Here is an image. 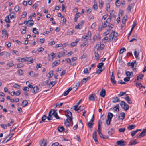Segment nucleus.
<instances>
[{
    "mask_svg": "<svg viewBox=\"0 0 146 146\" xmlns=\"http://www.w3.org/2000/svg\"><path fill=\"white\" fill-rule=\"evenodd\" d=\"M136 139H135L134 140H131L130 141L128 145L129 146H132L135 145L136 144H137L138 143V142H136Z\"/></svg>",
    "mask_w": 146,
    "mask_h": 146,
    "instance_id": "11",
    "label": "nucleus"
},
{
    "mask_svg": "<svg viewBox=\"0 0 146 146\" xmlns=\"http://www.w3.org/2000/svg\"><path fill=\"white\" fill-rule=\"evenodd\" d=\"M78 106L76 105H74L73 106V107L74 108V110L75 111H78V110H79V109H78Z\"/></svg>",
    "mask_w": 146,
    "mask_h": 146,
    "instance_id": "57",
    "label": "nucleus"
},
{
    "mask_svg": "<svg viewBox=\"0 0 146 146\" xmlns=\"http://www.w3.org/2000/svg\"><path fill=\"white\" fill-rule=\"evenodd\" d=\"M104 64V63H99L97 65V67L99 68V69L101 68Z\"/></svg>",
    "mask_w": 146,
    "mask_h": 146,
    "instance_id": "40",
    "label": "nucleus"
},
{
    "mask_svg": "<svg viewBox=\"0 0 146 146\" xmlns=\"http://www.w3.org/2000/svg\"><path fill=\"white\" fill-rule=\"evenodd\" d=\"M136 63V60H133L131 63H128V66H129V64H130V66H131V68H133L134 67L135 64Z\"/></svg>",
    "mask_w": 146,
    "mask_h": 146,
    "instance_id": "28",
    "label": "nucleus"
},
{
    "mask_svg": "<svg viewBox=\"0 0 146 146\" xmlns=\"http://www.w3.org/2000/svg\"><path fill=\"white\" fill-rule=\"evenodd\" d=\"M114 111H119V105L117 104L113 108Z\"/></svg>",
    "mask_w": 146,
    "mask_h": 146,
    "instance_id": "31",
    "label": "nucleus"
},
{
    "mask_svg": "<svg viewBox=\"0 0 146 146\" xmlns=\"http://www.w3.org/2000/svg\"><path fill=\"white\" fill-rule=\"evenodd\" d=\"M27 104V100H23L22 102L21 105L22 106L25 107Z\"/></svg>",
    "mask_w": 146,
    "mask_h": 146,
    "instance_id": "32",
    "label": "nucleus"
},
{
    "mask_svg": "<svg viewBox=\"0 0 146 146\" xmlns=\"http://www.w3.org/2000/svg\"><path fill=\"white\" fill-rule=\"evenodd\" d=\"M48 74L49 75V78H50L53 75V71L51 70L50 71V72L48 73Z\"/></svg>",
    "mask_w": 146,
    "mask_h": 146,
    "instance_id": "45",
    "label": "nucleus"
},
{
    "mask_svg": "<svg viewBox=\"0 0 146 146\" xmlns=\"http://www.w3.org/2000/svg\"><path fill=\"white\" fill-rule=\"evenodd\" d=\"M126 74L127 77L130 76V77H133L134 76L133 72H130L127 71L126 72Z\"/></svg>",
    "mask_w": 146,
    "mask_h": 146,
    "instance_id": "14",
    "label": "nucleus"
},
{
    "mask_svg": "<svg viewBox=\"0 0 146 146\" xmlns=\"http://www.w3.org/2000/svg\"><path fill=\"white\" fill-rule=\"evenodd\" d=\"M37 29L36 28H34L33 29V32L35 34H38V32L37 30Z\"/></svg>",
    "mask_w": 146,
    "mask_h": 146,
    "instance_id": "46",
    "label": "nucleus"
},
{
    "mask_svg": "<svg viewBox=\"0 0 146 146\" xmlns=\"http://www.w3.org/2000/svg\"><path fill=\"white\" fill-rule=\"evenodd\" d=\"M111 121L110 120V119L107 118L106 120V124L108 125H109L110 124Z\"/></svg>",
    "mask_w": 146,
    "mask_h": 146,
    "instance_id": "52",
    "label": "nucleus"
},
{
    "mask_svg": "<svg viewBox=\"0 0 146 146\" xmlns=\"http://www.w3.org/2000/svg\"><path fill=\"white\" fill-rule=\"evenodd\" d=\"M111 30V29H108L107 30V31L104 33V34L105 35H106L110 33V32Z\"/></svg>",
    "mask_w": 146,
    "mask_h": 146,
    "instance_id": "51",
    "label": "nucleus"
},
{
    "mask_svg": "<svg viewBox=\"0 0 146 146\" xmlns=\"http://www.w3.org/2000/svg\"><path fill=\"white\" fill-rule=\"evenodd\" d=\"M126 92H120V94H118V96L119 97H121L123 96V95L125 94L126 93Z\"/></svg>",
    "mask_w": 146,
    "mask_h": 146,
    "instance_id": "55",
    "label": "nucleus"
},
{
    "mask_svg": "<svg viewBox=\"0 0 146 146\" xmlns=\"http://www.w3.org/2000/svg\"><path fill=\"white\" fill-rule=\"evenodd\" d=\"M110 17H111L107 19V23L108 24H109V23H110V21H111V17H115V15H112L111 14V13H110Z\"/></svg>",
    "mask_w": 146,
    "mask_h": 146,
    "instance_id": "18",
    "label": "nucleus"
},
{
    "mask_svg": "<svg viewBox=\"0 0 146 146\" xmlns=\"http://www.w3.org/2000/svg\"><path fill=\"white\" fill-rule=\"evenodd\" d=\"M117 144L119 146H125L126 145V143L124 141H123L122 140H120L119 141H117Z\"/></svg>",
    "mask_w": 146,
    "mask_h": 146,
    "instance_id": "6",
    "label": "nucleus"
},
{
    "mask_svg": "<svg viewBox=\"0 0 146 146\" xmlns=\"http://www.w3.org/2000/svg\"><path fill=\"white\" fill-rule=\"evenodd\" d=\"M25 59L24 58H19L18 59V61L19 62H23L25 61Z\"/></svg>",
    "mask_w": 146,
    "mask_h": 146,
    "instance_id": "53",
    "label": "nucleus"
},
{
    "mask_svg": "<svg viewBox=\"0 0 146 146\" xmlns=\"http://www.w3.org/2000/svg\"><path fill=\"white\" fill-rule=\"evenodd\" d=\"M40 146H46L47 143L46 141H45L44 139L41 140L39 142Z\"/></svg>",
    "mask_w": 146,
    "mask_h": 146,
    "instance_id": "5",
    "label": "nucleus"
},
{
    "mask_svg": "<svg viewBox=\"0 0 146 146\" xmlns=\"http://www.w3.org/2000/svg\"><path fill=\"white\" fill-rule=\"evenodd\" d=\"M65 115L70 122L72 121L73 117L72 113L69 110H67L65 111Z\"/></svg>",
    "mask_w": 146,
    "mask_h": 146,
    "instance_id": "1",
    "label": "nucleus"
},
{
    "mask_svg": "<svg viewBox=\"0 0 146 146\" xmlns=\"http://www.w3.org/2000/svg\"><path fill=\"white\" fill-rule=\"evenodd\" d=\"M130 79V76H127V77H126L125 78L124 80L125 81L127 82L129 81Z\"/></svg>",
    "mask_w": 146,
    "mask_h": 146,
    "instance_id": "60",
    "label": "nucleus"
},
{
    "mask_svg": "<svg viewBox=\"0 0 146 146\" xmlns=\"http://www.w3.org/2000/svg\"><path fill=\"white\" fill-rule=\"evenodd\" d=\"M144 76V75L142 74L139 75L137 77L136 80H140L141 79H142Z\"/></svg>",
    "mask_w": 146,
    "mask_h": 146,
    "instance_id": "27",
    "label": "nucleus"
},
{
    "mask_svg": "<svg viewBox=\"0 0 146 146\" xmlns=\"http://www.w3.org/2000/svg\"><path fill=\"white\" fill-rule=\"evenodd\" d=\"M126 51V49L125 48H121L119 51V54H122L125 51Z\"/></svg>",
    "mask_w": 146,
    "mask_h": 146,
    "instance_id": "49",
    "label": "nucleus"
},
{
    "mask_svg": "<svg viewBox=\"0 0 146 146\" xmlns=\"http://www.w3.org/2000/svg\"><path fill=\"white\" fill-rule=\"evenodd\" d=\"M135 126V125H130L127 127V128L129 130H131L134 129Z\"/></svg>",
    "mask_w": 146,
    "mask_h": 146,
    "instance_id": "25",
    "label": "nucleus"
},
{
    "mask_svg": "<svg viewBox=\"0 0 146 146\" xmlns=\"http://www.w3.org/2000/svg\"><path fill=\"white\" fill-rule=\"evenodd\" d=\"M57 129L60 132H62L64 130V128L63 126L58 127Z\"/></svg>",
    "mask_w": 146,
    "mask_h": 146,
    "instance_id": "30",
    "label": "nucleus"
},
{
    "mask_svg": "<svg viewBox=\"0 0 146 146\" xmlns=\"http://www.w3.org/2000/svg\"><path fill=\"white\" fill-rule=\"evenodd\" d=\"M13 135V134L12 133L11 134H9L8 135V137H9V138L7 141H6L5 142H7L8 141H9V140H10L11 138L12 137Z\"/></svg>",
    "mask_w": 146,
    "mask_h": 146,
    "instance_id": "47",
    "label": "nucleus"
},
{
    "mask_svg": "<svg viewBox=\"0 0 146 146\" xmlns=\"http://www.w3.org/2000/svg\"><path fill=\"white\" fill-rule=\"evenodd\" d=\"M113 102L115 103L116 102H119L120 101L119 98L117 97H114L113 98Z\"/></svg>",
    "mask_w": 146,
    "mask_h": 146,
    "instance_id": "22",
    "label": "nucleus"
},
{
    "mask_svg": "<svg viewBox=\"0 0 146 146\" xmlns=\"http://www.w3.org/2000/svg\"><path fill=\"white\" fill-rule=\"evenodd\" d=\"M90 78H91V77L90 76L88 77H87L86 78H84L82 80V81L83 82H84L85 83V82H86L88 80L90 79Z\"/></svg>",
    "mask_w": 146,
    "mask_h": 146,
    "instance_id": "42",
    "label": "nucleus"
},
{
    "mask_svg": "<svg viewBox=\"0 0 146 146\" xmlns=\"http://www.w3.org/2000/svg\"><path fill=\"white\" fill-rule=\"evenodd\" d=\"M107 26V24L105 23V21L104 22V23H102V26L100 27L98 29V30L99 31H101L102 29L104 28H105Z\"/></svg>",
    "mask_w": 146,
    "mask_h": 146,
    "instance_id": "10",
    "label": "nucleus"
},
{
    "mask_svg": "<svg viewBox=\"0 0 146 146\" xmlns=\"http://www.w3.org/2000/svg\"><path fill=\"white\" fill-rule=\"evenodd\" d=\"M17 72L21 75H23V70L21 69H19L18 70Z\"/></svg>",
    "mask_w": 146,
    "mask_h": 146,
    "instance_id": "62",
    "label": "nucleus"
},
{
    "mask_svg": "<svg viewBox=\"0 0 146 146\" xmlns=\"http://www.w3.org/2000/svg\"><path fill=\"white\" fill-rule=\"evenodd\" d=\"M68 53L66 50H64L59 52L58 55H67Z\"/></svg>",
    "mask_w": 146,
    "mask_h": 146,
    "instance_id": "17",
    "label": "nucleus"
},
{
    "mask_svg": "<svg viewBox=\"0 0 146 146\" xmlns=\"http://www.w3.org/2000/svg\"><path fill=\"white\" fill-rule=\"evenodd\" d=\"M89 99L90 101H94L95 100V97L92 95H90L89 97Z\"/></svg>",
    "mask_w": 146,
    "mask_h": 146,
    "instance_id": "35",
    "label": "nucleus"
},
{
    "mask_svg": "<svg viewBox=\"0 0 146 146\" xmlns=\"http://www.w3.org/2000/svg\"><path fill=\"white\" fill-rule=\"evenodd\" d=\"M93 122L91 121V120H90V121L88 123L87 125L90 128L92 127L93 125V123H92Z\"/></svg>",
    "mask_w": 146,
    "mask_h": 146,
    "instance_id": "33",
    "label": "nucleus"
},
{
    "mask_svg": "<svg viewBox=\"0 0 146 146\" xmlns=\"http://www.w3.org/2000/svg\"><path fill=\"white\" fill-rule=\"evenodd\" d=\"M125 116V114L123 112H122L120 114V115L118 117V120H120V119L123 120L124 119Z\"/></svg>",
    "mask_w": 146,
    "mask_h": 146,
    "instance_id": "9",
    "label": "nucleus"
},
{
    "mask_svg": "<svg viewBox=\"0 0 146 146\" xmlns=\"http://www.w3.org/2000/svg\"><path fill=\"white\" fill-rule=\"evenodd\" d=\"M136 86L138 87L140 89H141L142 86L141 84V83L136 82Z\"/></svg>",
    "mask_w": 146,
    "mask_h": 146,
    "instance_id": "39",
    "label": "nucleus"
},
{
    "mask_svg": "<svg viewBox=\"0 0 146 146\" xmlns=\"http://www.w3.org/2000/svg\"><path fill=\"white\" fill-rule=\"evenodd\" d=\"M38 91V89L37 86L34 87L33 89L32 92L33 93H36Z\"/></svg>",
    "mask_w": 146,
    "mask_h": 146,
    "instance_id": "16",
    "label": "nucleus"
},
{
    "mask_svg": "<svg viewBox=\"0 0 146 146\" xmlns=\"http://www.w3.org/2000/svg\"><path fill=\"white\" fill-rule=\"evenodd\" d=\"M96 47L97 50H102L104 48V45L103 44H100V43H99V44H97L96 45Z\"/></svg>",
    "mask_w": 146,
    "mask_h": 146,
    "instance_id": "3",
    "label": "nucleus"
},
{
    "mask_svg": "<svg viewBox=\"0 0 146 146\" xmlns=\"http://www.w3.org/2000/svg\"><path fill=\"white\" fill-rule=\"evenodd\" d=\"M33 59L32 58H28V62H29L28 63L29 64L32 63L33 62Z\"/></svg>",
    "mask_w": 146,
    "mask_h": 146,
    "instance_id": "50",
    "label": "nucleus"
},
{
    "mask_svg": "<svg viewBox=\"0 0 146 146\" xmlns=\"http://www.w3.org/2000/svg\"><path fill=\"white\" fill-rule=\"evenodd\" d=\"M56 111V110H55L53 109L51 110L49 113V116L50 117L53 118L52 116H54L55 113Z\"/></svg>",
    "mask_w": 146,
    "mask_h": 146,
    "instance_id": "7",
    "label": "nucleus"
},
{
    "mask_svg": "<svg viewBox=\"0 0 146 146\" xmlns=\"http://www.w3.org/2000/svg\"><path fill=\"white\" fill-rule=\"evenodd\" d=\"M54 116L57 119H59L60 118V117L58 116V115L57 113L56 112V111L55 112Z\"/></svg>",
    "mask_w": 146,
    "mask_h": 146,
    "instance_id": "58",
    "label": "nucleus"
},
{
    "mask_svg": "<svg viewBox=\"0 0 146 146\" xmlns=\"http://www.w3.org/2000/svg\"><path fill=\"white\" fill-rule=\"evenodd\" d=\"M29 75L31 77H36L38 75V74H35L33 72L31 71L29 73Z\"/></svg>",
    "mask_w": 146,
    "mask_h": 146,
    "instance_id": "19",
    "label": "nucleus"
},
{
    "mask_svg": "<svg viewBox=\"0 0 146 146\" xmlns=\"http://www.w3.org/2000/svg\"><path fill=\"white\" fill-rule=\"evenodd\" d=\"M5 21L7 23H10V21L9 19V16H7L5 17Z\"/></svg>",
    "mask_w": 146,
    "mask_h": 146,
    "instance_id": "37",
    "label": "nucleus"
},
{
    "mask_svg": "<svg viewBox=\"0 0 146 146\" xmlns=\"http://www.w3.org/2000/svg\"><path fill=\"white\" fill-rule=\"evenodd\" d=\"M113 116V114L110 112H109L107 115V118L111 121Z\"/></svg>",
    "mask_w": 146,
    "mask_h": 146,
    "instance_id": "20",
    "label": "nucleus"
},
{
    "mask_svg": "<svg viewBox=\"0 0 146 146\" xmlns=\"http://www.w3.org/2000/svg\"><path fill=\"white\" fill-rule=\"evenodd\" d=\"M100 95L101 96L104 97L106 95L105 90L104 89H102L100 93Z\"/></svg>",
    "mask_w": 146,
    "mask_h": 146,
    "instance_id": "12",
    "label": "nucleus"
},
{
    "mask_svg": "<svg viewBox=\"0 0 146 146\" xmlns=\"http://www.w3.org/2000/svg\"><path fill=\"white\" fill-rule=\"evenodd\" d=\"M34 21L33 20H28V23L29 27L33 26L34 23Z\"/></svg>",
    "mask_w": 146,
    "mask_h": 146,
    "instance_id": "23",
    "label": "nucleus"
},
{
    "mask_svg": "<svg viewBox=\"0 0 146 146\" xmlns=\"http://www.w3.org/2000/svg\"><path fill=\"white\" fill-rule=\"evenodd\" d=\"M14 10L16 12L18 11L19 10V7L18 5L15 6L14 8Z\"/></svg>",
    "mask_w": 146,
    "mask_h": 146,
    "instance_id": "56",
    "label": "nucleus"
},
{
    "mask_svg": "<svg viewBox=\"0 0 146 146\" xmlns=\"http://www.w3.org/2000/svg\"><path fill=\"white\" fill-rule=\"evenodd\" d=\"M146 133V129H143V131L141 132V133L139 135V136L137 137V138H140L144 136L145 135Z\"/></svg>",
    "mask_w": 146,
    "mask_h": 146,
    "instance_id": "4",
    "label": "nucleus"
},
{
    "mask_svg": "<svg viewBox=\"0 0 146 146\" xmlns=\"http://www.w3.org/2000/svg\"><path fill=\"white\" fill-rule=\"evenodd\" d=\"M124 99L127 101V102L128 103L130 104H132V103L131 99L129 96H126L124 98Z\"/></svg>",
    "mask_w": 146,
    "mask_h": 146,
    "instance_id": "15",
    "label": "nucleus"
},
{
    "mask_svg": "<svg viewBox=\"0 0 146 146\" xmlns=\"http://www.w3.org/2000/svg\"><path fill=\"white\" fill-rule=\"evenodd\" d=\"M92 137L93 139L97 138V133L96 130H95L94 132L92 135Z\"/></svg>",
    "mask_w": 146,
    "mask_h": 146,
    "instance_id": "44",
    "label": "nucleus"
},
{
    "mask_svg": "<svg viewBox=\"0 0 146 146\" xmlns=\"http://www.w3.org/2000/svg\"><path fill=\"white\" fill-rule=\"evenodd\" d=\"M91 32L90 31H89L88 32L87 35H86V36H87V38H89V37H90L91 36Z\"/></svg>",
    "mask_w": 146,
    "mask_h": 146,
    "instance_id": "63",
    "label": "nucleus"
},
{
    "mask_svg": "<svg viewBox=\"0 0 146 146\" xmlns=\"http://www.w3.org/2000/svg\"><path fill=\"white\" fill-rule=\"evenodd\" d=\"M139 54H143L142 53L141 49L140 50L138 49H136L134 51V55H139Z\"/></svg>",
    "mask_w": 146,
    "mask_h": 146,
    "instance_id": "13",
    "label": "nucleus"
},
{
    "mask_svg": "<svg viewBox=\"0 0 146 146\" xmlns=\"http://www.w3.org/2000/svg\"><path fill=\"white\" fill-rule=\"evenodd\" d=\"M87 68H85L84 70V72L85 74H88L89 72Z\"/></svg>",
    "mask_w": 146,
    "mask_h": 146,
    "instance_id": "64",
    "label": "nucleus"
},
{
    "mask_svg": "<svg viewBox=\"0 0 146 146\" xmlns=\"http://www.w3.org/2000/svg\"><path fill=\"white\" fill-rule=\"evenodd\" d=\"M127 16H126V17H123V18L122 20V24L121 25L122 27H123L122 26L123 24L124 25L125 24V23L126 22V21L127 20Z\"/></svg>",
    "mask_w": 146,
    "mask_h": 146,
    "instance_id": "29",
    "label": "nucleus"
},
{
    "mask_svg": "<svg viewBox=\"0 0 146 146\" xmlns=\"http://www.w3.org/2000/svg\"><path fill=\"white\" fill-rule=\"evenodd\" d=\"M114 36L113 33H111L109 36V40L108 41V42L111 41L113 40V38L114 37Z\"/></svg>",
    "mask_w": 146,
    "mask_h": 146,
    "instance_id": "24",
    "label": "nucleus"
},
{
    "mask_svg": "<svg viewBox=\"0 0 146 146\" xmlns=\"http://www.w3.org/2000/svg\"><path fill=\"white\" fill-rule=\"evenodd\" d=\"M104 2L102 0H101L99 2V7L100 9L102 8V7L103 5Z\"/></svg>",
    "mask_w": 146,
    "mask_h": 146,
    "instance_id": "41",
    "label": "nucleus"
},
{
    "mask_svg": "<svg viewBox=\"0 0 146 146\" xmlns=\"http://www.w3.org/2000/svg\"><path fill=\"white\" fill-rule=\"evenodd\" d=\"M100 137L103 139H106L108 138V137H105L102 134L101 132L100 133H98Z\"/></svg>",
    "mask_w": 146,
    "mask_h": 146,
    "instance_id": "48",
    "label": "nucleus"
},
{
    "mask_svg": "<svg viewBox=\"0 0 146 146\" xmlns=\"http://www.w3.org/2000/svg\"><path fill=\"white\" fill-rule=\"evenodd\" d=\"M136 133V131H133L131 132V135L132 137H133Z\"/></svg>",
    "mask_w": 146,
    "mask_h": 146,
    "instance_id": "54",
    "label": "nucleus"
},
{
    "mask_svg": "<svg viewBox=\"0 0 146 146\" xmlns=\"http://www.w3.org/2000/svg\"><path fill=\"white\" fill-rule=\"evenodd\" d=\"M23 14L21 15V17L24 18L26 17L27 15V13L26 12H23Z\"/></svg>",
    "mask_w": 146,
    "mask_h": 146,
    "instance_id": "59",
    "label": "nucleus"
},
{
    "mask_svg": "<svg viewBox=\"0 0 146 146\" xmlns=\"http://www.w3.org/2000/svg\"><path fill=\"white\" fill-rule=\"evenodd\" d=\"M56 56V55H48V59L49 60L52 61Z\"/></svg>",
    "mask_w": 146,
    "mask_h": 146,
    "instance_id": "34",
    "label": "nucleus"
},
{
    "mask_svg": "<svg viewBox=\"0 0 146 146\" xmlns=\"http://www.w3.org/2000/svg\"><path fill=\"white\" fill-rule=\"evenodd\" d=\"M46 119V115H44L42 118V120L39 122L40 123H41L44 122Z\"/></svg>",
    "mask_w": 146,
    "mask_h": 146,
    "instance_id": "26",
    "label": "nucleus"
},
{
    "mask_svg": "<svg viewBox=\"0 0 146 146\" xmlns=\"http://www.w3.org/2000/svg\"><path fill=\"white\" fill-rule=\"evenodd\" d=\"M114 129L113 128H111L110 130L108 131V133L110 135H111L114 133Z\"/></svg>",
    "mask_w": 146,
    "mask_h": 146,
    "instance_id": "38",
    "label": "nucleus"
},
{
    "mask_svg": "<svg viewBox=\"0 0 146 146\" xmlns=\"http://www.w3.org/2000/svg\"><path fill=\"white\" fill-rule=\"evenodd\" d=\"M111 83L113 85H115V84H116V82L115 79V77L113 76V72H112V74L111 76Z\"/></svg>",
    "mask_w": 146,
    "mask_h": 146,
    "instance_id": "8",
    "label": "nucleus"
},
{
    "mask_svg": "<svg viewBox=\"0 0 146 146\" xmlns=\"http://www.w3.org/2000/svg\"><path fill=\"white\" fill-rule=\"evenodd\" d=\"M72 88L71 87H70L68 90L64 92L63 94V95L64 96H67L69 93V92L72 90Z\"/></svg>",
    "mask_w": 146,
    "mask_h": 146,
    "instance_id": "21",
    "label": "nucleus"
},
{
    "mask_svg": "<svg viewBox=\"0 0 146 146\" xmlns=\"http://www.w3.org/2000/svg\"><path fill=\"white\" fill-rule=\"evenodd\" d=\"M120 105L125 111H127L129 109V105L124 101H121L120 103Z\"/></svg>",
    "mask_w": 146,
    "mask_h": 146,
    "instance_id": "2",
    "label": "nucleus"
},
{
    "mask_svg": "<svg viewBox=\"0 0 146 146\" xmlns=\"http://www.w3.org/2000/svg\"><path fill=\"white\" fill-rule=\"evenodd\" d=\"M64 124L67 127L70 128V122H65Z\"/></svg>",
    "mask_w": 146,
    "mask_h": 146,
    "instance_id": "61",
    "label": "nucleus"
},
{
    "mask_svg": "<svg viewBox=\"0 0 146 146\" xmlns=\"http://www.w3.org/2000/svg\"><path fill=\"white\" fill-rule=\"evenodd\" d=\"M125 130V128H120L119 129L118 131L119 132H124Z\"/></svg>",
    "mask_w": 146,
    "mask_h": 146,
    "instance_id": "43",
    "label": "nucleus"
},
{
    "mask_svg": "<svg viewBox=\"0 0 146 146\" xmlns=\"http://www.w3.org/2000/svg\"><path fill=\"white\" fill-rule=\"evenodd\" d=\"M82 26V24L81 23H79L77 25L75 26V28L77 29H80Z\"/></svg>",
    "mask_w": 146,
    "mask_h": 146,
    "instance_id": "36",
    "label": "nucleus"
}]
</instances>
